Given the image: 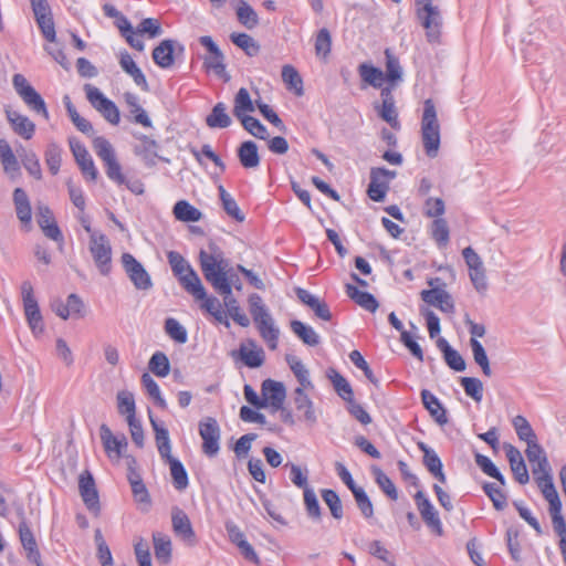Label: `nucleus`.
<instances>
[{"instance_id":"19","label":"nucleus","mask_w":566,"mask_h":566,"mask_svg":"<svg viewBox=\"0 0 566 566\" xmlns=\"http://www.w3.org/2000/svg\"><path fill=\"white\" fill-rule=\"evenodd\" d=\"M78 490L87 510L97 514L101 509L99 499L94 479L90 471H84L80 474Z\"/></svg>"},{"instance_id":"32","label":"nucleus","mask_w":566,"mask_h":566,"mask_svg":"<svg viewBox=\"0 0 566 566\" xmlns=\"http://www.w3.org/2000/svg\"><path fill=\"white\" fill-rule=\"evenodd\" d=\"M176 42L167 39L161 41L153 51L154 62L161 69H168L174 65V50Z\"/></svg>"},{"instance_id":"24","label":"nucleus","mask_w":566,"mask_h":566,"mask_svg":"<svg viewBox=\"0 0 566 566\" xmlns=\"http://www.w3.org/2000/svg\"><path fill=\"white\" fill-rule=\"evenodd\" d=\"M6 116L15 134L24 139L32 138L35 125L29 117L13 109H6Z\"/></svg>"},{"instance_id":"31","label":"nucleus","mask_w":566,"mask_h":566,"mask_svg":"<svg viewBox=\"0 0 566 566\" xmlns=\"http://www.w3.org/2000/svg\"><path fill=\"white\" fill-rule=\"evenodd\" d=\"M123 97L133 118V122L144 127H151V120L146 111L139 104L138 96L134 93L126 92L124 93Z\"/></svg>"},{"instance_id":"18","label":"nucleus","mask_w":566,"mask_h":566,"mask_svg":"<svg viewBox=\"0 0 566 566\" xmlns=\"http://www.w3.org/2000/svg\"><path fill=\"white\" fill-rule=\"evenodd\" d=\"M99 433L107 457L109 460L118 462L127 449V439L125 436H114L112 430L106 424L101 426Z\"/></svg>"},{"instance_id":"30","label":"nucleus","mask_w":566,"mask_h":566,"mask_svg":"<svg viewBox=\"0 0 566 566\" xmlns=\"http://www.w3.org/2000/svg\"><path fill=\"white\" fill-rule=\"evenodd\" d=\"M0 159L4 172L12 179L20 176V165L9 143L0 139Z\"/></svg>"},{"instance_id":"62","label":"nucleus","mask_w":566,"mask_h":566,"mask_svg":"<svg viewBox=\"0 0 566 566\" xmlns=\"http://www.w3.org/2000/svg\"><path fill=\"white\" fill-rule=\"evenodd\" d=\"M470 345L473 354L474 361L481 367L483 374L488 377L492 375V370L490 367V361L488 358V355L485 353V349L483 348L482 344L475 339H470Z\"/></svg>"},{"instance_id":"15","label":"nucleus","mask_w":566,"mask_h":566,"mask_svg":"<svg viewBox=\"0 0 566 566\" xmlns=\"http://www.w3.org/2000/svg\"><path fill=\"white\" fill-rule=\"evenodd\" d=\"M199 434L202 439V451L214 457L220 449V428L214 418L207 417L199 422Z\"/></svg>"},{"instance_id":"45","label":"nucleus","mask_w":566,"mask_h":566,"mask_svg":"<svg viewBox=\"0 0 566 566\" xmlns=\"http://www.w3.org/2000/svg\"><path fill=\"white\" fill-rule=\"evenodd\" d=\"M172 212L175 218L182 222H197L202 218V212L186 200L177 201Z\"/></svg>"},{"instance_id":"41","label":"nucleus","mask_w":566,"mask_h":566,"mask_svg":"<svg viewBox=\"0 0 566 566\" xmlns=\"http://www.w3.org/2000/svg\"><path fill=\"white\" fill-rule=\"evenodd\" d=\"M238 157L241 165L247 169L256 168L260 165L258 146L254 142L242 143L238 149Z\"/></svg>"},{"instance_id":"49","label":"nucleus","mask_w":566,"mask_h":566,"mask_svg":"<svg viewBox=\"0 0 566 566\" xmlns=\"http://www.w3.org/2000/svg\"><path fill=\"white\" fill-rule=\"evenodd\" d=\"M291 329L304 344L308 346L319 344V336L312 326L295 319L291 322Z\"/></svg>"},{"instance_id":"48","label":"nucleus","mask_w":566,"mask_h":566,"mask_svg":"<svg viewBox=\"0 0 566 566\" xmlns=\"http://www.w3.org/2000/svg\"><path fill=\"white\" fill-rule=\"evenodd\" d=\"M282 80L295 95L302 96L304 94L303 80L294 66L286 64L282 67Z\"/></svg>"},{"instance_id":"61","label":"nucleus","mask_w":566,"mask_h":566,"mask_svg":"<svg viewBox=\"0 0 566 566\" xmlns=\"http://www.w3.org/2000/svg\"><path fill=\"white\" fill-rule=\"evenodd\" d=\"M430 232L439 247H446L449 243L450 231L443 218H438L432 221Z\"/></svg>"},{"instance_id":"43","label":"nucleus","mask_w":566,"mask_h":566,"mask_svg":"<svg viewBox=\"0 0 566 566\" xmlns=\"http://www.w3.org/2000/svg\"><path fill=\"white\" fill-rule=\"evenodd\" d=\"M543 496L549 504V512L562 509V502L553 482V475L536 481Z\"/></svg>"},{"instance_id":"51","label":"nucleus","mask_w":566,"mask_h":566,"mask_svg":"<svg viewBox=\"0 0 566 566\" xmlns=\"http://www.w3.org/2000/svg\"><path fill=\"white\" fill-rule=\"evenodd\" d=\"M231 122L230 116L227 114V106L223 103L216 104L206 118L207 125L211 128H226L231 125Z\"/></svg>"},{"instance_id":"39","label":"nucleus","mask_w":566,"mask_h":566,"mask_svg":"<svg viewBox=\"0 0 566 566\" xmlns=\"http://www.w3.org/2000/svg\"><path fill=\"white\" fill-rule=\"evenodd\" d=\"M513 428L521 441L526 443V448L538 443L537 436L531 423L524 416H515L512 420Z\"/></svg>"},{"instance_id":"64","label":"nucleus","mask_w":566,"mask_h":566,"mask_svg":"<svg viewBox=\"0 0 566 566\" xmlns=\"http://www.w3.org/2000/svg\"><path fill=\"white\" fill-rule=\"evenodd\" d=\"M231 41L242 49L249 56H254L259 53V44L247 33H233L231 34Z\"/></svg>"},{"instance_id":"52","label":"nucleus","mask_w":566,"mask_h":566,"mask_svg":"<svg viewBox=\"0 0 566 566\" xmlns=\"http://www.w3.org/2000/svg\"><path fill=\"white\" fill-rule=\"evenodd\" d=\"M135 137L138 140V144L134 147L135 154L142 156L145 160H153L157 156L158 145L156 140L143 134H136Z\"/></svg>"},{"instance_id":"10","label":"nucleus","mask_w":566,"mask_h":566,"mask_svg":"<svg viewBox=\"0 0 566 566\" xmlns=\"http://www.w3.org/2000/svg\"><path fill=\"white\" fill-rule=\"evenodd\" d=\"M462 256L469 269V277L474 289L481 294L485 293L488 290V280L481 256L471 247H467L462 250Z\"/></svg>"},{"instance_id":"22","label":"nucleus","mask_w":566,"mask_h":566,"mask_svg":"<svg viewBox=\"0 0 566 566\" xmlns=\"http://www.w3.org/2000/svg\"><path fill=\"white\" fill-rule=\"evenodd\" d=\"M306 390L307 389L295 388L293 392V402L295 409L302 413V420L307 424L313 426L317 421V416L312 399L305 392Z\"/></svg>"},{"instance_id":"11","label":"nucleus","mask_w":566,"mask_h":566,"mask_svg":"<svg viewBox=\"0 0 566 566\" xmlns=\"http://www.w3.org/2000/svg\"><path fill=\"white\" fill-rule=\"evenodd\" d=\"M51 310L62 319L84 318L87 310L84 301L75 293L70 294L64 302L61 298H54L50 303Z\"/></svg>"},{"instance_id":"29","label":"nucleus","mask_w":566,"mask_h":566,"mask_svg":"<svg viewBox=\"0 0 566 566\" xmlns=\"http://www.w3.org/2000/svg\"><path fill=\"white\" fill-rule=\"evenodd\" d=\"M418 448L423 452V464L428 471L442 484L447 482V476L442 469V462L438 454L424 442H419Z\"/></svg>"},{"instance_id":"13","label":"nucleus","mask_w":566,"mask_h":566,"mask_svg":"<svg viewBox=\"0 0 566 566\" xmlns=\"http://www.w3.org/2000/svg\"><path fill=\"white\" fill-rule=\"evenodd\" d=\"M122 264L129 280L137 290L147 291L153 286L150 275L133 254L123 253Z\"/></svg>"},{"instance_id":"27","label":"nucleus","mask_w":566,"mask_h":566,"mask_svg":"<svg viewBox=\"0 0 566 566\" xmlns=\"http://www.w3.org/2000/svg\"><path fill=\"white\" fill-rule=\"evenodd\" d=\"M19 536L21 544L27 552V558L36 566H42L36 541L25 521H22L19 525Z\"/></svg>"},{"instance_id":"6","label":"nucleus","mask_w":566,"mask_h":566,"mask_svg":"<svg viewBox=\"0 0 566 566\" xmlns=\"http://www.w3.org/2000/svg\"><path fill=\"white\" fill-rule=\"evenodd\" d=\"M93 148L106 167L107 177L118 185H124L126 178L122 172V167L116 159L115 150L112 144L104 137L98 136L93 140Z\"/></svg>"},{"instance_id":"25","label":"nucleus","mask_w":566,"mask_h":566,"mask_svg":"<svg viewBox=\"0 0 566 566\" xmlns=\"http://www.w3.org/2000/svg\"><path fill=\"white\" fill-rule=\"evenodd\" d=\"M421 298L444 313H452L454 310L451 295L443 289L423 290L421 292Z\"/></svg>"},{"instance_id":"36","label":"nucleus","mask_w":566,"mask_h":566,"mask_svg":"<svg viewBox=\"0 0 566 566\" xmlns=\"http://www.w3.org/2000/svg\"><path fill=\"white\" fill-rule=\"evenodd\" d=\"M286 363L291 370L293 371L294 376L296 377L300 386L297 388L314 389V385L310 378V371L303 364V361L294 356V355H286L285 357Z\"/></svg>"},{"instance_id":"21","label":"nucleus","mask_w":566,"mask_h":566,"mask_svg":"<svg viewBox=\"0 0 566 566\" xmlns=\"http://www.w3.org/2000/svg\"><path fill=\"white\" fill-rule=\"evenodd\" d=\"M503 449L515 480L523 485L528 483L530 474L521 451L510 443H505Z\"/></svg>"},{"instance_id":"56","label":"nucleus","mask_w":566,"mask_h":566,"mask_svg":"<svg viewBox=\"0 0 566 566\" xmlns=\"http://www.w3.org/2000/svg\"><path fill=\"white\" fill-rule=\"evenodd\" d=\"M360 77L367 84L374 87H380L385 80V74L380 69L373 66L371 64L363 63L358 67Z\"/></svg>"},{"instance_id":"60","label":"nucleus","mask_w":566,"mask_h":566,"mask_svg":"<svg viewBox=\"0 0 566 566\" xmlns=\"http://www.w3.org/2000/svg\"><path fill=\"white\" fill-rule=\"evenodd\" d=\"M149 370L158 377H166L170 371V363L167 355L156 352L149 359Z\"/></svg>"},{"instance_id":"2","label":"nucleus","mask_w":566,"mask_h":566,"mask_svg":"<svg viewBox=\"0 0 566 566\" xmlns=\"http://www.w3.org/2000/svg\"><path fill=\"white\" fill-rule=\"evenodd\" d=\"M248 302L260 336L271 350H275L279 345L280 328L275 325L274 318L260 295L251 294Z\"/></svg>"},{"instance_id":"23","label":"nucleus","mask_w":566,"mask_h":566,"mask_svg":"<svg viewBox=\"0 0 566 566\" xmlns=\"http://www.w3.org/2000/svg\"><path fill=\"white\" fill-rule=\"evenodd\" d=\"M171 523L172 530L177 536L181 537L184 541L191 545L196 543V535L191 522L182 510H172Z\"/></svg>"},{"instance_id":"17","label":"nucleus","mask_w":566,"mask_h":566,"mask_svg":"<svg viewBox=\"0 0 566 566\" xmlns=\"http://www.w3.org/2000/svg\"><path fill=\"white\" fill-rule=\"evenodd\" d=\"M417 509L426 525L437 535H442V524L438 511L422 491H418L415 495Z\"/></svg>"},{"instance_id":"58","label":"nucleus","mask_w":566,"mask_h":566,"mask_svg":"<svg viewBox=\"0 0 566 566\" xmlns=\"http://www.w3.org/2000/svg\"><path fill=\"white\" fill-rule=\"evenodd\" d=\"M167 463L170 468V474L175 488L179 491L185 490L188 486V474L182 463L176 458L170 459Z\"/></svg>"},{"instance_id":"20","label":"nucleus","mask_w":566,"mask_h":566,"mask_svg":"<svg viewBox=\"0 0 566 566\" xmlns=\"http://www.w3.org/2000/svg\"><path fill=\"white\" fill-rule=\"evenodd\" d=\"M36 221L43 233L55 242H62L63 235L57 227L53 212L45 205H38L36 207Z\"/></svg>"},{"instance_id":"37","label":"nucleus","mask_w":566,"mask_h":566,"mask_svg":"<svg viewBox=\"0 0 566 566\" xmlns=\"http://www.w3.org/2000/svg\"><path fill=\"white\" fill-rule=\"evenodd\" d=\"M150 423L155 431L156 444L160 457L166 462L174 459L168 430L160 426L153 417H150Z\"/></svg>"},{"instance_id":"12","label":"nucleus","mask_w":566,"mask_h":566,"mask_svg":"<svg viewBox=\"0 0 566 566\" xmlns=\"http://www.w3.org/2000/svg\"><path fill=\"white\" fill-rule=\"evenodd\" d=\"M397 172L386 168H371L370 170V182L368 186V196L371 200L380 202L385 199L386 193L389 189V184L395 179Z\"/></svg>"},{"instance_id":"50","label":"nucleus","mask_w":566,"mask_h":566,"mask_svg":"<svg viewBox=\"0 0 566 566\" xmlns=\"http://www.w3.org/2000/svg\"><path fill=\"white\" fill-rule=\"evenodd\" d=\"M254 111V104L251 99V96L247 88L241 87L235 97H234V106L233 114L238 119L248 116V113H252Z\"/></svg>"},{"instance_id":"33","label":"nucleus","mask_w":566,"mask_h":566,"mask_svg":"<svg viewBox=\"0 0 566 566\" xmlns=\"http://www.w3.org/2000/svg\"><path fill=\"white\" fill-rule=\"evenodd\" d=\"M382 104L379 108V116L387 122L392 128H399L398 114L395 106V99L390 88L381 90Z\"/></svg>"},{"instance_id":"57","label":"nucleus","mask_w":566,"mask_h":566,"mask_svg":"<svg viewBox=\"0 0 566 566\" xmlns=\"http://www.w3.org/2000/svg\"><path fill=\"white\" fill-rule=\"evenodd\" d=\"M237 17L239 22L248 29H253L259 24L258 13L245 1H240L237 8Z\"/></svg>"},{"instance_id":"9","label":"nucleus","mask_w":566,"mask_h":566,"mask_svg":"<svg viewBox=\"0 0 566 566\" xmlns=\"http://www.w3.org/2000/svg\"><path fill=\"white\" fill-rule=\"evenodd\" d=\"M88 250L99 273L107 275L111 272L112 262V247L107 237L102 232L92 233Z\"/></svg>"},{"instance_id":"4","label":"nucleus","mask_w":566,"mask_h":566,"mask_svg":"<svg viewBox=\"0 0 566 566\" xmlns=\"http://www.w3.org/2000/svg\"><path fill=\"white\" fill-rule=\"evenodd\" d=\"M20 292L27 323L32 334L39 336L44 332V323L32 283L30 281H23L20 286Z\"/></svg>"},{"instance_id":"40","label":"nucleus","mask_w":566,"mask_h":566,"mask_svg":"<svg viewBox=\"0 0 566 566\" xmlns=\"http://www.w3.org/2000/svg\"><path fill=\"white\" fill-rule=\"evenodd\" d=\"M156 559L166 565L171 560V541L166 534L156 532L153 534Z\"/></svg>"},{"instance_id":"7","label":"nucleus","mask_w":566,"mask_h":566,"mask_svg":"<svg viewBox=\"0 0 566 566\" xmlns=\"http://www.w3.org/2000/svg\"><path fill=\"white\" fill-rule=\"evenodd\" d=\"M418 7L417 14L426 29V35L430 42H434L440 36L442 24L439 8L432 4V0H416Z\"/></svg>"},{"instance_id":"8","label":"nucleus","mask_w":566,"mask_h":566,"mask_svg":"<svg viewBox=\"0 0 566 566\" xmlns=\"http://www.w3.org/2000/svg\"><path fill=\"white\" fill-rule=\"evenodd\" d=\"M87 101L112 125L120 122L119 109L116 104L107 98L99 88L92 84L84 86Z\"/></svg>"},{"instance_id":"54","label":"nucleus","mask_w":566,"mask_h":566,"mask_svg":"<svg viewBox=\"0 0 566 566\" xmlns=\"http://www.w3.org/2000/svg\"><path fill=\"white\" fill-rule=\"evenodd\" d=\"M224 296V306L227 308V315L231 316V318L242 327H248L250 325V319L245 315V313L239 306L237 300L232 297L231 294H222Z\"/></svg>"},{"instance_id":"44","label":"nucleus","mask_w":566,"mask_h":566,"mask_svg":"<svg viewBox=\"0 0 566 566\" xmlns=\"http://www.w3.org/2000/svg\"><path fill=\"white\" fill-rule=\"evenodd\" d=\"M347 295L354 300L359 306L371 313L378 308V302L373 294L358 290L356 286L346 285Z\"/></svg>"},{"instance_id":"16","label":"nucleus","mask_w":566,"mask_h":566,"mask_svg":"<svg viewBox=\"0 0 566 566\" xmlns=\"http://www.w3.org/2000/svg\"><path fill=\"white\" fill-rule=\"evenodd\" d=\"M525 454L531 464L535 482L552 475V468L546 452L539 443L526 448Z\"/></svg>"},{"instance_id":"5","label":"nucleus","mask_w":566,"mask_h":566,"mask_svg":"<svg viewBox=\"0 0 566 566\" xmlns=\"http://www.w3.org/2000/svg\"><path fill=\"white\" fill-rule=\"evenodd\" d=\"M12 85L19 97L23 101L27 107L49 119V112L42 96L35 91V88L29 83L22 74H14L12 77Z\"/></svg>"},{"instance_id":"63","label":"nucleus","mask_w":566,"mask_h":566,"mask_svg":"<svg viewBox=\"0 0 566 566\" xmlns=\"http://www.w3.org/2000/svg\"><path fill=\"white\" fill-rule=\"evenodd\" d=\"M142 384L147 392V395L154 400V402L160 407L166 408V400L163 398L158 384L154 380V378L145 373L142 376Z\"/></svg>"},{"instance_id":"28","label":"nucleus","mask_w":566,"mask_h":566,"mask_svg":"<svg viewBox=\"0 0 566 566\" xmlns=\"http://www.w3.org/2000/svg\"><path fill=\"white\" fill-rule=\"evenodd\" d=\"M239 355L244 365L250 368L262 366L265 357L264 350L252 339L240 345Z\"/></svg>"},{"instance_id":"35","label":"nucleus","mask_w":566,"mask_h":566,"mask_svg":"<svg viewBox=\"0 0 566 566\" xmlns=\"http://www.w3.org/2000/svg\"><path fill=\"white\" fill-rule=\"evenodd\" d=\"M119 64L122 69L133 77L137 86L145 92L149 90L148 82L144 73L127 52L120 53Z\"/></svg>"},{"instance_id":"42","label":"nucleus","mask_w":566,"mask_h":566,"mask_svg":"<svg viewBox=\"0 0 566 566\" xmlns=\"http://www.w3.org/2000/svg\"><path fill=\"white\" fill-rule=\"evenodd\" d=\"M179 282L182 287L191 294L195 298H205L206 290L201 283L199 275L193 269H190L184 275L179 277Z\"/></svg>"},{"instance_id":"26","label":"nucleus","mask_w":566,"mask_h":566,"mask_svg":"<svg viewBox=\"0 0 566 566\" xmlns=\"http://www.w3.org/2000/svg\"><path fill=\"white\" fill-rule=\"evenodd\" d=\"M296 295L298 300L304 305L308 306L318 318L323 321H331V311L328 305L323 300L301 287L296 289Z\"/></svg>"},{"instance_id":"34","label":"nucleus","mask_w":566,"mask_h":566,"mask_svg":"<svg viewBox=\"0 0 566 566\" xmlns=\"http://www.w3.org/2000/svg\"><path fill=\"white\" fill-rule=\"evenodd\" d=\"M13 203L18 219L23 224H30L32 220V209L29 197L22 188H15L13 191Z\"/></svg>"},{"instance_id":"1","label":"nucleus","mask_w":566,"mask_h":566,"mask_svg":"<svg viewBox=\"0 0 566 566\" xmlns=\"http://www.w3.org/2000/svg\"><path fill=\"white\" fill-rule=\"evenodd\" d=\"M211 252L201 250L200 266L206 280L220 294H231L233 273L229 261L217 247H210Z\"/></svg>"},{"instance_id":"38","label":"nucleus","mask_w":566,"mask_h":566,"mask_svg":"<svg viewBox=\"0 0 566 566\" xmlns=\"http://www.w3.org/2000/svg\"><path fill=\"white\" fill-rule=\"evenodd\" d=\"M422 402L431 417L439 423L446 424L448 422L446 409L442 407L438 398L429 390L421 391Z\"/></svg>"},{"instance_id":"55","label":"nucleus","mask_w":566,"mask_h":566,"mask_svg":"<svg viewBox=\"0 0 566 566\" xmlns=\"http://www.w3.org/2000/svg\"><path fill=\"white\" fill-rule=\"evenodd\" d=\"M116 399L118 412L125 415L126 420L136 418V405L133 392L120 390L117 392Z\"/></svg>"},{"instance_id":"53","label":"nucleus","mask_w":566,"mask_h":566,"mask_svg":"<svg viewBox=\"0 0 566 566\" xmlns=\"http://www.w3.org/2000/svg\"><path fill=\"white\" fill-rule=\"evenodd\" d=\"M327 377L333 382V386L338 394V396L345 401H350L353 399V390L349 382L335 369L329 368L327 370Z\"/></svg>"},{"instance_id":"3","label":"nucleus","mask_w":566,"mask_h":566,"mask_svg":"<svg viewBox=\"0 0 566 566\" xmlns=\"http://www.w3.org/2000/svg\"><path fill=\"white\" fill-rule=\"evenodd\" d=\"M421 138L426 154L431 158L436 157L440 147V123L434 103L430 98L423 102Z\"/></svg>"},{"instance_id":"14","label":"nucleus","mask_w":566,"mask_h":566,"mask_svg":"<svg viewBox=\"0 0 566 566\" xmlns=\"http://www.w3.org/2000/svg\"><path fill=\"white\" fill-rule=\"evenodd\" d=\"M263 409L276 412L282 409L286 398L285 386L281 381L265 379L261 385Z\"/></svg>"},{"instance_id":"47","label":"nucleus","mask_w":566,"mask_h":566,"mask_svg":"<svg viewBox=\"0 0 566 566\" xmlns=\"http://www.w3.org/2000/svg\"><path fill=\"white\" fill-rule=\"evenodd\" d=\"M218 190L223 210L227 212V214L238 222H243L245 216L239 208L233 197L224 189L222 185L218 187Z\"/></svg>"},{"instance_id":"59","label":"nucleus","mask_w":566,"mask_h":566,"mask_svg":"<svg viewBox=\"0 0 566 566\" xmlns=\"http://www.w3.org/2000/svg\"><path fill=\"white\" fill-rule=\"evenodd\" d=\"M45 164L52 175H56L60 170L62 163V149L61 147L54 143H49L45 154Z\"/></svg>"},{"instance_id":"46","label":"nucleus","mask_w":566,"mask_h":566,"mask_svg":"<svg viewBox=\"0 0 566 566\" xmlns=\"http://www.w3.org/2000/svg\"><path fill=\"white\" fill-rule=\"evenodd\" d=\"M202 301L201 308L210 314L218 323L223 324L226 327H230V322L227 313L222 310V304L217 297L207 296L200 298Z\"/></svg>"}]
</instances>
